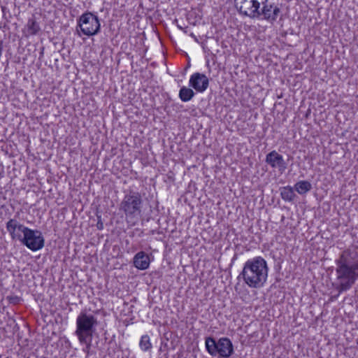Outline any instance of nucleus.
<instances>
[{"label":"nucleus","instance_id":"4468645a","mask_svg":"<svg viewBox=\"0 0 358 358\" xmlns=\"http://www.w3.org/2000/svg\"><path fill=\"white\" fill-rule=\"evenodd\" d=\"M99 338V337H78L80 342L86 345L85 348H83V351L89 355L92 346L101 348V346L99 345V341H97Z\"/></svg>","mask_w":358,"mask_h":358},{"label":"nucleus","instance_id":"9b49d317","mask_svg":"<svg viewBox=\"0 0 358 358\" xmlns=\"http://www.w3.org/2000/svg\"><path fill=\"white\" fill-rule=\"evenodd\" d=\"M27 229L15 219H10L6 223V229L13 240L20 241Z\"/></svg>","mask_w":358,"mask_h":358},{"label":"nucleus","instance_id":"f03ea898","mask_svg":"<svg viewBox=\"0 0 358 358\" xmlns=\"http://www.w3.org/2000/svg\"><path fill=\"white\" fill-rule=\"evenodd\" d=\"M235 6L243 15L252 19H263L271 23L275 22L280 13L279 7L268 0H234Z\"/></svg>","mask_w":358,"mask_h":358},{"label":"nucleus","instance_id":"ddd939ff","mask_svg":"<svg viewBox=\"0 0 358 358\" xmlns=\"http://www.w3.org/2000/svg\"><path fill=\"white\" fill-rule=\"evenodd\" d=\"M41 30L38 23L34 19L28 20L24 32L27 36L36 35Z\"/></svg>","mask_w":358,"mask_h":358},{"label":"nucleus","instance_id":"39448f33","mask_svg":"<svg viewBox=\"0 0 358 358\" xmlns=\"http://www.w3.org/2000/svg\"><path fill=\"white\" fill-rule=\"evenodd\" d=\"M206 347L212 356L228 358L234 353L232 343L227 337H206Z\"/></svg>","mask_w":358,"mask_h":358},{"label":"nucleus","instance_id":"0eeeda50","mask_svg":"<svg viewBox=\"0 0 358 358\" xmlns=\"http://www.w3.org/2000/svg\"><path fill=\"white\" fill-rule=\"evenodd\" d=\"M78 25L82 34L87 36L96 34L101 27L98 17L91 13H83L78 19Z\"/></svg>","mask_w":358,"mask_h":358},{"label":"nucleus","instance_id":"6ab92c4d","mask_svg":"<svg viewBox=\"0 0 358 358\" xmlns=\"http://www.w3.org/2000/svg\"><path fill=\"white\" fill-rule=\"evenodd\" d=\"M3 166L0 165V179L3 177Z\"/></svg>","mask_w":358,"mask_h":358},{"label":"nucleus","instance_id":"1a4fd4ad","mask_svg":"<svg viewBox=\"0 0 358 358\" xmlns=\"http://www.w3.org/2000/svg\"><path fill=\"white\" fill-rule=\"evenodd\" d=\"M265 162L272 169H277L280 173H283L287 169V163L283 157L275 150H273L266 155Z\"/></svg>","mask_w":358,"mask_h":358},{"label":"nucleus","instance_id":"f257e3e1","mask_svg":"<svg viewBox=\"0 0 358 358\" xmlns=\"http://www.w3.org/2000/svg\"><path fill=\"white\" fill-rule=\"evenodd\" d=\"M335 288L339 293L350 289L358 280V248L343 250L335 260Z\"/></svg>","mask_w":358,"mask_h":358},{"label":"nucleus","instance_id":"4be33fe9","mask_svg":"<svg viewBox=\"0 0 358 358\" xmlns=\"http://www.w3.org/2000/svg\"><path fill=\"white\" fill-rule=\"evenodd\" d=\"M107 338L106 337H104V342H106ZM101 343L102 344L103 343V339H101Z\"/></svg>","mask_w":358,"mask_h":358},{"label":"nucleus","instance_id":"412c9836","mask_svg":"<svg viewBox=\"0 0 358 358\" xmlns=\"http://www.w3.org/2000/svg\"><path fill=\"white\" fill-rule=\"evenodd\" d=\"M1 10H2L3 14L4 15H5L6 7L5 6H1Z\"/></svg>","mask_w":358,"mask_h":358},{"label":"nucleus","instance_id":"b1692460","mask_svg":"<svg viewBox=\"0 0 358 358\" xmlns=\"http://www.w3.org/2000/svg\"><path fill=\"white\" fill-rule=\"evenodd\" d=\"M357 343H358V341H357Z\"/></svg>","mask_w":358,"mask_h":358},{"label":"nucleus","instance_id":"f3484780","mask_svg":"<svg viewBox=\"0 0 358 358\" xmlns=\"http://www.w3.org/2000/svg\"><path fill=\"white\" fill-rule=\"evenodd\" d=\"M282 199L286 201H292L295 197L294 189L290 186L284 187L280 189Z\"/></svg>","mask_w":358,"mask_h":358},{"label":"nucleus","instance_id":"7ed1b4c3","mask_svg":"<svg viewBox=\"0 0 358 358\" xmlns=\"http://www.w3.org/2000/svg\"><path fill=\"white\" fill-rule=\"evenodd\" d=\"M266 261L262 257H255L245 262L238 278L250 288L262 287L268 278Z\"/></svg>","mask_w":358,"mask_h":358},{"label":"nucleus","instance_id":"aec40b11","mask_svg":"<svg viewBox=\"0 0 358 358\" xmlns=\"http://www.w3.org/2000/svg\"><path fill=\"white\" fill-rule=\"evenodd\" d=\"M97 227H98L99 229H103V223L98 222Z\"/></svg>","mask_w":358,"mask_h":358},{"label":"nucleus","instance_id":"f8f14e48","mask_svg":"<svg viewBox=\"0 0 358 358\" xmlns=\"http://www.w3.org/2000/svg\"><path fill=\"white\" fill-rule=\"evenodd\" d=\"M134 266L140 270H145L150 266V259L144 252H138L134 257Z\"/></svg>","mask_w":358,"mask_h":358},{"label":"nucleus","instance_id":"6e6552de","mask_svg":"<svg viewBox=\"0 0 358 358\" xmlns=\"http://www.w3.org/2000/svg\"><path fill=\"white\" fill-rule=\"evenodd\" d=\"M20 241L32 251L41 250L44 246V238L40 231L27 227Z\"/></svg>","mask_w":358,"mask_h":358},{"label":"nucleus","instance_id":"5701e85b","mask_svg":"<svg viewBox=\"0 0 358 358\" xmlns=\"http://www.w3.org/2000/svg\"><path fill=\"white\" fill-rule=\"evenodd\" d=\"M162 343L164 344V345L166 346V343H164V341H162Z\"/></svg>","mask_w":358,"mask_h":358},{"label":"nucleus","instance_id":"423d86ee","mask_svg":"<svg viewBox=\"0 0 358 358\" xmlns=\"http://www.w3.org/2000/svg\"><path fill=\"white\" fill-rule=\"evenodd\" d=\"M98 324L96 317L90 314L86 310L80 312L76 319V333L78 334H86L92 336L94 333Z\"/></svg>","mask_w":358,"mask_h":358},{"label":"nucleus","instance_id":"a211bd4d","mask_svg":"<svg viewBox=\"0 0 358 358\" xmlns=\"http://www.w3.org/2000/svg\"><path fill=\"white\" fill-rule=\"evenodd\" d=\"M150 337H141V340L140 341V347L141 348L144 350H148L150 348H151V343L150 342Z\"/></svg>","mask_w":358,"mask_h":358},{"label":"nucleus","instance_id":"dca6fc26","mask_svg":"<svg viewBox=\"0 0 358 358\" xmlns=\"http://www.w3.org/2000/svg\"><path fill=\"white\" fill-rule=\"evenodd\" d=\"M194 96V91L187 87H182L179 91V97L181 101L187 102L190 101Z\"/></svg>","mask_w":358,"mask_h":358},{"label":"nucleus","instance_id":"20e7f679","mask_svg":"<svg viewBox=\"0 0 358 358\" xmlns=\"http://www.w3.org/2000/svg\"><path fill=\"white\" fill-rule=\"evenodd\" d=\"M142 206L143 199L140 193L130 191L124 196L120 204V210L124 212L127 220H132L141 215Z\"/></svg>","mask_w":358,"mask_h":358},{"label":"nucleus","instance_id":"9d476101","mask_svg":"<svg viewBox=\"0 0 358 358\" xmlns=\"http://www.w3.org/2000/svg\"><path fill=\"white\" fill-rule=\"evenodd\" d=\"M189 84L197 92L202 93L208 87L209 80L204 74L194 73L190 76Z\"/></svg>","mask_w":358,"mask_h":358},{"label":"nucleus","instance_id":"2eb2a0df","mask_svg":"<svg viewBox=\"0 0 358 358\" xmlns=\"http://www.w3.org/2000/svg\"><path fill=\"white\" fill-rule=\"evenodd\" d=\"M312 188V185L310 182L307 180H301L296 182L294 185L295 190L299 194H304L309 192Z\"/></svg>","mask_w":358,"mask_h":358}]
</instances>
